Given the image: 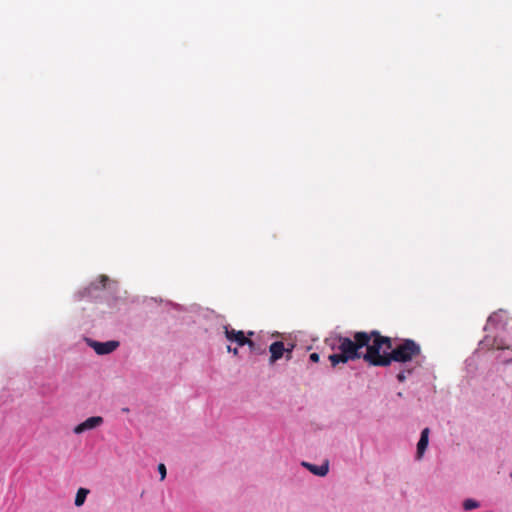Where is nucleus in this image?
<instances>
[{
	"label": "nucleus",
	"mask_w": 512,
	"mask_h": 512,
	"mask_svg": "<svg viewBox=\"0 0 512 512\" xmlns=\"http://www.w3.org/2000/svg\"><path fill=\"white\" fill-rule=\"evenodd\" d=\"M103 418L101 416H92L87 418L84 422L78 424L74 427L73 432L75 434H81L85 431L95 429L99 427L103 423Z\"/></svg>",
	"instance_id": "obj_7"
},
{
	"label": "nucleus",
	"mask_w": 512,
	"mask_h": 512,
	"mask_svg": "<svg viewBox=\"0 0 512 512\" xmlns=\"http://www.w3.org/2000/svg\"><path fill=\"white\" fill-rule=\"evenodd\" d=\"M373 335L374 341L363 356V359L372 366L387 367L393 361L406 363L421 354L420 345L412 339H404L393 348L390 337L382 336L379 331Z\"/></svg>",
	"instance_id": "obj_1"
},
{
	"label": "nucleus",
	"mask_w": 512,
	"mask_h": 512,
	"mask_svg": "<svg viewBox=\"0 0 512 512\" xmlns=\"http://www.w3.org/2000/svg\"><path fill=\"white\" fill-rule=\"evenodd\" d=\"M88 345L93 348L98 355H106L115 351L119 346V342L114 340L107 342L88 340Z\"/></svg>",
	"instance_id": "obj_5"
},
{
	"label": "nucleus",
	"mask_w": 512,
	"mask_h": 512,
	"mask_svg": "<svg viewBox=\"0 0 512 512\" xmlns=\"http://www.w3.org/2000/svg\"><path fill=\"white\" fill-rule=\"evenodd\" d=\"M480 506L479 502L476 501V500H473V499H466L464 502H463V508L464 510L466 511H470V510H473V509H476Z\"/></svg>",
	"instance_id": "obj_12"
},
{
	"label": "nucleus",
	"mask_w": 512,
	"mask_h": 512,
	"mask_svg": "<svg viewBox=\"0 0 512 512\" xmlns=\"http://www.w3.org/2000/svg\"><path fill=\"white\" fill-rule=\"evenodd\" d=\"M98 280H99V283L101 284V286H102L103 288H105L106 283L109 281V278H108V276H106V275H100V276H99V278H98Z\"/></svg>",
	"instance_id": "obj_14"
},
{
	"label": "nucleus",
	"mask_w": 512,
	"mask_h": 512,
	"mask_svg": "<svg viewBox=\"0 0 512 512\" xmlns=\"http://www.w3.org/2000/svg\"><path fill=\"white\" fill-rule=\"evenodd\" d=\"M429 437V428H425L421 432L420 439L417 443V452L416 458L420 460L423 457V454L428 446V438Z\"/></svg>",
	"instance_id": "obj_8"
},
{
	"label": "nucleus",
	"mask_w": 512,
	"mask_h": 512,
	"mask_svg": "<svg viewBox=\"0 0 512 512\" xmlns=\"http://www.w3.org/2000/svg\"><path fill=\"white\" fill-rule=\"evenodd\" d=\"M89 490L86 488H79L75 497V506L80 507L84 504Z\"/></svg>",
	"instance_id": "obj_10"
},
{
	"label": "nucleus",
	"mask_w": 512,
	"mask_h": 512,
	"mask_svg": "<svg viewBox=\"0 0 512 512\" xmlns=\"http://www.w3.org/2000/svg\"><path fill=\"white\" fill-rule=\"evenodd\" d=\"M294 349V345L290 344L289 347H285L282 341H275L269 347L270 352V364L275 363L277 360L282 358L285 354L286 359L289 360L292 357V351Z\"/></svg>",
	"instance_id": "obj_4"
},
{
	"label": "nucleus",
	"mask_w": 512,
	"mask_h": 512,
	"mask_svg": "<svg viewBox=\"0 0 512 512\" xmlns=\"http://www.w3.org/2000/svg\"><path fill=\"white\" fill-rule=\"evenodd\" d=\"M374 333H377V330L355 332L353 339L341 335L333 338L331 347L332 349H337L339 352L329 355L328 358L331 365L335 367L340 363L345 364L349 361L363 358L365 353H363L361 349L365 347L366 352H368L369 347H371L374 341Z\"/></svg>",
	"instance_id": "obj_2"
},
{
	"label": "nucleus",
	"mask_w": 512,
	"mask_h": 512,
	"mask_svg": "<svg viewBox=\"0 0 512 512\" xmlns=\"http://www.w3.org/2000/svg\"><path fill=\"white\" fill-rule=\"evenodd\" d=\"M482 344L488 349L512 350V317L504 310L494 312L487 319Z\"/></svg>",
	"instance_id": "obj_3"
},
{
	"label": "nucleus",
	"mask_w": 512,
	"mask_h": 512,
	"mask_svg": "<svg viewBox=\"0 0 512 512\" xmlns=\"http://www.w3.org/2000/svg\"><path fill=\"white\" fill-rule=\"evenodd\" d=\"M227 351L233 353L235 356H237L239 353L237 347L232 348L230 345L227 346Z\"/></svg>",
	"instance_id": "obj_16"
},
{
	"label": "nucleus",
	"mask_w": 512,
	"mask_h": 512,
	"mask_svg": "<svg viewBox=\"0 0 512 512\" xmlns=\"http://www.w3.org/2000/svg\"><path fill=\"white\" fill-rule=\"evenodd\" d=\"M302 465L304 467H306L311 473H313L314 475H317V476H322L323 477L329 471L328 463H325L323 465L317 466V465H314V464L303 462Z\"/></svg>",
	"instance_id": "obj_9"
},
{
	"label": "nucleus",
	"mask_w": 512,
	"mask_h": 512,
	"mask_svg": "<svg viewBox=\"0 0 512 512\" xmlns=\"http://www.w3.org/2000/svg\"><path fill=\"white\" fill-rule=\"evenodd\" d=\"M309 359L312 361V362H318L319 359H320V356L318 353H311L310 356H309Z\"/></svg>",
	"instance_id": "obj_15"
},
{
	"label": "nucleus",
	"mask_w": 512,
	"mask_h": 512,
	"mask_svg": "<svg viewBox=\"0 0 512 512\" xmlns=\"http://www.w3.org/2000/svg\"><path fill=\"white\" fill-rule=\"evenodd\" d=\"M224 334L229 342L236 343L240 347L248 343V337H246L245 333L241 330H235L230 325L224 326Z\"/></svg>",
	"instance_id": "obj_6"
},
{
	"label": "nucleus",
	"mask_w": 512,
	"mask_h": 512,
	"mask_svg": "<svg viewBox=\"0 0 512 512\" xmlns=\"http://www.w3.org/2000/svg\"><path fill=\"white\" fill-rule=\"evenodd\" d=\"M253 335H254L253 331H248L246 337L250 338Z\"/></svg>",
	"instance_id": "obj_18"
},
{
	"label": "nucleus",
	"mask_w": 512,
	"mask_h": 512,
	"mask_svg": "<svg viewBox=\"0 0 512 512\" xmlns=\"http://www.w3.org/2000/svg\"><path fill=\"white\" fill-rule=\"evenodd\" d=\"M246 345L249 347V350L251 353L261 355L265 353V349L262 348L260 345H257L254 341H252L250 338H248V343Z\"/></svg>",
	"instance_id": "obj_11"
},
{
	"label": "nucleus",
	"mask_w": 512,
	"mask_h": 512,
	"mask_svg": "<svg viewBox=\"0 0 512 512\" xmlns=\"http://www.w3.org/2000/svg\"><path fill=\"white\" fill-rule=\"evenodd\" d=\"M158 471H159V473L161 475V480H164L165 477H166V467H165V465L162 464V463L159 464L158 465Z\"/></svg>",
	"instance_id": "obj_13"
},
{
	"label": "nucleus",
	"mask_w": 512,
	"mask_h": 512,
	"mask_svg": "<svg viewBox=\"0 0 512 512\" xmlns=\"http://www.w3.org/2000/svg\"><path fill=\"white\" fill-rule=\"evenodd\" d=\"M397 379H398L400 382H403V381L406 379L405 373H404V372H400V373H398V375H397Z\"/></svg>",
	"instance_id": "obj_17"
}]
</instances>
